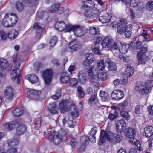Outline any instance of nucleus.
<instances>
[{"instance_id": "f257e3e1", "label": "nucleus", "mask_w": 153, "mask_h": 153, "mask_svg": "<svg viewBox=\"0 0 153 153\" xmlns=\"http://www.w3.org/2000/svg\"><path fill=\"white\" fill-rule=\"evenodd\" d=\"M3 126L8 130H11L16 127V134L13 138L8 140L7 143L9 146L10 147L19 146L21 149L22 146L19 145V136L23 134L27 130V126L23 123V120L20 118L17 119L10 122L4 123Z\"/></svg>"}, {"instance_id": "f03ea898", "label": "nucleus", "mask_w": 153, "mask_h": 153, "mask_svg": "<svg viewBox=\"0 0 153 153\" xmlns=\"http://www.w3.org/2000/svg\"><path fill=\"white\" fill-rule=\"evenodd\" d=\"M106 139L110 142L115 143L120 142L122 137L120 135L113 133L108 129L102 130L99 144L100 145L102 144Z\"/></svg>"}, {"instance_id": "7ed1b4c3", "label": "nucleus", "mask_w": 153, "mask_h": 153, "mask_svg": "<svg viewBox=\"0 0 153 153\" xmlns=\"http://www.w3.org/2000/svg\"><path fill=\"white\" fill-rule=\"evenodd\" d=\"M95 127H93L90 131L88 134V136L83 135L81 137V143L78 150L79 152L82 153L84 152L86 145L88 143L89 141L93 143L96 142V130L94 129Z\"/></svg>"}, {"instance_id": "20e7f679", "label": "nucleus", "mask_w": 153, "mask_h": 153, "mask_svg": "<svg viewBox=\"0 0 153 153\" xmlns=\"http://www.w3.org/2000/svg\"><path fill=\"white\" fill-rule=\"evenodd\" d=\"M18 58V55L17 54H14L13 56V62L15 64L14 67L15 69H13L11 71L10 74L11 79L13 80H15L17 79V82L18 84H19L20 82V76L21 73V70H19L18 71L17 70L19 69L20 66V63H18L17 65V59Z\"/></svg>"}, {"instance_id": "39448f33", "label": "nucleus", "mask_w": 153, "mask_h": 153, "mask_svg": "<svg viewBox=\"0 0 153 153\" xmlns=\"http://www.w3.org/2000/svg\"><path fill=\"white\" fill-rule=\"evenodd\" d=\"M18 21L17 16L15 14L11 13L6 14L3 19L2 22L5 27L14 26Z\"/></svg>"}, {"instance_id": "423d86ee", "label": "nucleus", "mask_w": 153, "mask_h": 153, "mask_svg": "<svg viewBox=\"0 0 153 153\" xmlns=\"http://www.w3.org/2000/svg\"><path fill=\"white\" fill-rule=\"evenodd\" d=\"M135 91L141 95H147L149 90L144 86V84L141 82H137L135 87Z\"/></svg>"}, {"instance_id": "0eeeda50", "label": "nucleus", "mask_w": 153, "mask_h": 153, "mask_svg": "<svg viewBox=\"0 0 153 153\" xmlns=\"http://www.w3.org/2000/svg\"><path fill=\"white\" fill-rule=\"evenodd\" d=\"M53 74V71L51 69H47L43 72L42 76L47 85H49L51 83Z\"/></svg>"}, {"instance_id": "6e6552de", "label": "nucleus", "mask_w": 153, "mask_h": 153, "mask_svg": "<svg viewBox=\"0 0 153 153\" xmlns=\"http://www.w3.org/2000/svg\"><path fill=\"white\" fill-rule=\"evenodd\" d=\"M123 1L125 3L127 7H138L137 11L138 13L141 12L143 9L142 7L138 6L139 1L138 0H123Z\"/></svg>"}, {"instance_id": "1a4fd4ad", "label": "nucleus", "mask_w": 153, "mask_h": 153, "mask_svg": "<svg viewBox=\"0 0 153 153\" xmlns=\"http://www.w3.org/2000/svg\"><path fill=\"white\" fill-rule=\"evenodd\" d=\"M109 8V11H108V9L107 8V13H104L103 15L99 18V20L102 23H105L109 22L111 20L112 13V9Z\"/></svg>"}, {"instance_id": "9d476101", "label": "nucleus", "mask_w": 153, "mask_h": 153, "mask_svg": "<svg viewBox=\"0 0 153 153\" xmlns=\"http://www.w3.org/2000/svg\"><path fill=\"white\" fill-rule=\"evenodd\" d=\"M69 103V101L68 100L62 99L61 102L59 104L60 110V112L61 113H64L68 111V103Z\"/></svg>"}, {"instance_id": "9b49d317", "label": "nucleus", "mask_w": 153, "mask_h": 153, "mask_svg": "<svg viewBox=\"0 0 153 153\" xmlns=\"http://www.w3.org/2000/svg\"><path fill=\"white\" fill-rule=\"evenodd\" d=\"M27 97L31 100L34 99L35 96H39L41 94L40 91L33 89L27 88Z\"/></svg>"}, {"instance_id": "f8f14e48", "label": "nucleus", "mask_w": 153, "mask_h": 153, "mask_svg": "<svg viewBox=\"0 0 153 153\" xmlns=\"http://www.w3.org/2000/svg\"><path fill=\"white\" fill-rule=\"evenodd\" d=\"M124 96V94L123 91L120 90H114L112 93L111 97L114 100H119Z\"/></svg>"}, {"instance_id": "ddd939ff", "label": "nucleus", "mask_w": 153, "mask_h": 153, "mask_svg": "<svg viewBox=\"0 0 153 153\" xmlns=\"http://www.w3.org/2000/svg\"><path fill=\"white\" fill-rule=\"evenodd\" d=\"M148 47L147 45L145 44L143 45L141 49L138 51L137 56L138 59V64H141L143 63L142 56L143 54L147 51Z\"/></svg>"}, {"instance_id": "4468645a", "label": "nucleus", "mask_w": 153, "mask_h": 153, "mask_svg": "<svg viewBox=\"0 0 153 153\" xmlns=\"http://www.w3.org/2000/svg\"><path fill=\"white\" fill-rule=\"evenodd\" d=\"M47 110L49 113L52 115L56 114L58 113L57 105L55 102L50 103L47 106Z\"/></svg>"}, {"instance_id": "2eb2a0df", "label": "nucleus", "mask_w": 153, "mask_h": 153, "mask_svg": "<svg viewBox=\"0 0 153 153\" xmlns=\"http://www.w3.org/2000/svg\"><path fill=\"white\" fill-rule=\"evenodd\" d=\"M127 23L125 19H122L117 23V31L119 33H122L126 29Z\"/></svg>"}, {"instance_id": "dca6fc26", "label": "nucleus", "mask_w": 153, "mask_h": 153, "mask_svg": "<svg viewBox=\"0 0 153 153\" xmlns=\"http://www.w3.org/2000/svg\"><path fill=\"white\" fill-rule=\"evenodd\" d=\"M5 95L7 96V98L10 101L13 99L15 95L13 89L11 87H7L5 90Z\"/></svg>"}, {"instance_id": "f3484780", "label": "nucleus", "mask_w": 153, "mask_h": 153, "mask_svg": "<svg viewBox=\"0 0 153 153\" xmlns=\"http://www.w3.org/2000/svg\"><path fill=\"white\" fill-rule=\"evenodd\" d=\"M126 130V131L124 133L126 136L127 138L134 139L136 134L135 129L133 128L129 127Z\"/></svg>"}, {"instance_id": "a211bd4d", "label": "nucleus", "mask_w": 153, "mask_h": 153, "mask_svg": "<svg viewBox=\"0 0 153 153\" xmlns=\"http://www.w3.org/2000/svg\"><path fill=\"white\" fill-rule=\"evenodd\" d=\"M113 42L112 38L110 36H107L103 40L101 45L102 47L104 48H108L111 45Z\"/></svg>"}, {"instance_id": "6ab92c4d", "label": "nucleus", "mask_w": 153, "mask_h": 153, "mask_svg": "<svg viewBox=\"0 0 153 153\" xmlns=\"http://www.w3.org/2000/svg\"><path fill=\"white\" fill-rule=\"evenodd\" d=\"M95 7H91L86 9L84 12V15L86 17L90 18L94 17L96 15Z\"/></svg>"}, {"instance_id": "aec40b11", "label": "nucleus", "mask_w": 153, "mask_h": 153, "mask_svg": "<svg viewBox=\"0 0 153 153\" xmlns=\"http://www.w3.org/2000/svg\"><path fill=\"white\" fill-rule=\"evenodd\" d=\"M73 32L74 35L77 37L81 36L84 34V30L79 25H75V27Z\"/></svg>"}, {"instance_id": "412c9836", "label": "nucleus", "mask_w": 153, "mask_h": 153, "mask_svg": "<svg viewBox=\"0 0 153 153\" xmlns=\"http://www.w3.org/2000/svg\"><path fill=\"white\" fill-rule=\"evenodd\" d=\"M134 71V68L129 65H128L126 69V71L123 76V78L127 79L128 78L131 77L133 75Z\"/></svg>"}, {"instance_id": "4be33fe9", "label": "nucleus", "mask_w": 153, "mask_h": 153, "mask_svg": "<svg viewBox=\"0 0 153 153\" xmlns=\"http://www.w3.org/2000/svg\"><path fill=\"white\" fill-rule=\"evenodd\" d=\"M79 80L80 83L84 84L86 82L87 78V74L84 73L82 71H79L78 73Z\"/></svg>"}, {"instance_id": "5701e85b", "label": "nucleus", "mask_w": 153, "mask_h": 153, "mask_svg": "<svg viewBox=\"0 0 153 153\" xmlns=\"http://www.w3.org/2000/svg\"><path fill=\"white\" fill-rule=\"evenodd\" d=\"M102 40V38L101 35L96 36V44L101 42ZM102 48H100L99 45H97L96 44V55H103V53L101 51Z\"/></svg>"}, {"instance_id": "b1692460", "label": "nucleus", "mask_w": 153, "mask_h": 153, "mask_svg": "<svg viewBox=\"0 0 153 153\" xmlns=\"http://www.w3.org/2000/svg\"><path fill=\"white\" fill-rule=\"evenodd\" d=\"M143 135L146 137H149L153 135V127L152 126H148L144 129Z\"/></svg>"}, {"instance_id": "393cba45", "label": "nucleus", "mask_w": 153, "mask_h": 153, "mask_svg": "<svg viewBox=\"0 0 153 153\" xmlns=\"http://www.w3.org/2000/svg\"><path fill=\"white\" fill-rule=\"evenodd\" d=\"M25 78L32 83H36L38 80L37 76L34 74L27 75L25 76Z\"/></svg>"}, {"instance_id": "a878e982", "label": "nucleus", "mask_w": 153, "mask_h": 153, "mask_svg": "<svg viewBox=\"0 0 153 153\" xmlns=\"http://www.w3.org/2000/svg\"><path fill=\"white\" fill-rule=\"evenodd\" d=\"M65 26V23L63 21L57 22L54 25L55 28L57 30L60 31H64Z\"/></svg>"}, {"instance_id": "bb28decb", "label": "nucleus", "mask_w": 153, "mask_h": 153, "mask_svg": "<svg viewBox=\"0 0 153 153\" xmlns=\"http://www.w3.org/2000/svg\"><path fill=\"white\" fill-rule=\"evenodd\" d=\"M24 110L23 108L20 107L14 108L12 111V113L15 117H20L23 114Z\"/></svg>"}, {"instance_id": "cd10ccee", "label": "nucleus", "mask_w": 153, "mask_h": 153, "mask_svg": "<svg viewBox=\"0 0 153 153\" xmlns=\"http://www.w3.org/2000/svg\"><path fill=\"white\" fill-rule=\"evenodd\" d=\"M113 53L116 55L119 53V48L118 47V43L117 42H114L112 45H111L109 49Z\"/></svg>"}, {"instance_id": "c85d7f7f", "label": "nucleus", "mask_w": 153, "mask_h": 153, "mask_svg": "<svg viewBox=\"0 0 153 153\" xmlns=\"http://www.w3.org/2000/svg\"><path fill=\"white\" fill-rule=\"evenodd\" d=\"M106 65L108 66V70L110 71L116 70L117 68L115 63L112 62L109 59H107L106 61Z\"/></svg>"}, {"instance_id": "c756f323", "label": "nucleus", "mask_w": 153, "mask_h": 153, "mask_svg": "<svg viewBox=\"0 0 153 153\" xmlns=\"http://www.w3.org/2000/svg\"><path fill=\"white\" fill-rule=\"evenodd\" d=\"M70 79V77L66 72H62L60 77V80L63 83H66L68 82Z\"/></svg>"}, {"instance_id": "7c9ffc66", "label": "nucleus", "mask_w": 153, "mask_h": 153, "mask_svg": "<svg viewBox=\"0 0 153 153\" xmlns=\"http://www.w3.org/2000/svg\"><path fill=\"white\" fill-rule=\"evenodd\" d=\"M116 128L117 129L119 128V127L123 128V129H121V131H124L125 130L126 124L125 121L124 120L122 119L118 120L116 123Z\"/></svg>"}, {"instance_id": "2f4dec72", "label": "nucleus", "mask_w": 153, "mask_h": 153, "mask_svg": "<svg viewBox=\"0 0 153 153\" xmlns=\"http://www.w3.org/2000/svg\"><path fill=\"white\" fill-rule=\"evenodd\" d=\"M18 34V31L14 29L10 30L8 33V37L10 39L13 40L17 37Z\"/></svg>"}, {"instance_id": "473e14b6", "label": "nucleus", "mask_w": 153, "mask_h": 153, "mask_svg": "<svg viewBox=\"0 0 153 153\" xmlns=\"http://www.w3.org/2000/svg\"><path fill=\"white\" fill-rule=\"evenodd\" d=\"M95 3L92 0H88L85 3V1H83V4L82 6V8H90L92 7H94Z\"/></svg>"}, {"instance_id": "72a5a7b5", "label": "nucleus", "mask_w": 153, "mask_h": 153, "mask_svg": "<svg viewBox=\"0 0 153 153\" xmlns=\"http://www.w3.org/2000/svg\"><path fill=\"white\" fill-rule=\"evenodd\" d=\"M128 82V79L123 78L122 79H116L113 81V84L115 86H117L120 84L125 85Z\"/></svg>"}, {"instance_id": "f704fd0d", "label": "nucleus", "mask_w": 153, "mask_h": 153, "mask_svg": "<svg viewBox=\"0 0 153 153\" xmlns=\"http://www.w3.org/2000/svg\"><path fill=\"white\" fill-rule=\"evenodd\" d=\"M93 66L91 67L88 71V73L89 76L91 77L90 82L91 83H94L95 82V76L94 74V72L93 71Z\"/></svg>"}, {"instance_id": "c9c22d12", "label": "nucleus", "mask_w": 153, "mask_h": 153, "mask_svg": "<svg viewBox=\"0 0 153 153\" xmlns=\"http://www.w3.org/2000/svg\"><path fill=\"white\" fill-rule=\"evenodd\" d=\"M132 25H129L126 27V29L125 30L124 33L126 37H129L131 36V28Z\"/></svg>"}, {"instance_id": "e433bc0d", "label": "nucleus", "mask_w": 153, "mask_h": 153, "mask_svg": "<svg viewBox=\"0 0 153 153\" xmlns=\"http://www.w3.org/2000/svg\"><path fill=\"white\" fill-rule=\"evenodd\" d=\"M8 65V63L7 60L3 58L0 59V67L1 69H5Z\"/></svg>"}, {"instance_id": "4c0bfd02", "label": "nucleus", "mask_w": 153, "mask_h": 153, "mask_svg": "<svg viewBox=\"0 0 153 153\" xmlns=\"http://www.w3.org/2000/svg\"><path fill=\"white\" fill-rule=\"evenodd\" d=\"M24 5L23 3L19 1H17L16 3L15 7L19 12L22 11L24 9Z\"/></svg>"}, {"instance_id": "58836bf2", "label": "nucleus", "mask_w": 153, "mask_h": 153, "mask_svg": "<svg viewBox=\"0 0 153 153\" xmlns=\"http://www.w3.org/2000/svg\"><path fill=\"white\" fill-rule=\"evenodd\" d=\"M42 120L41 118H38L35 120V122L34 124L35 128L39 130L40 128Z\"/></svg>"}, {"instance_id": "ea45409f", "label": "nucleus", "mask_w": 153, "mask_h": 153, "mask_svg": "<svg viewBox=\"0 0 153 153\" xmlns=\"http://www.w3.org/2000/svg\"><path fill=\"white\" fill-rule=\"evenodd\" d=\"M75 27V25H72L70 24H66L65 27L64 31L65 32H70L71 31L73 32Z\"/></svg>"}, {"instance_id": "a19ab883", "label": "nucleus", "mask_w": 153, "mask_h": 153, "mask_svg": "<svg viewBox=\"0 0 153 153\" xmlns=\"http://www.w3.org/2000/svg\"><path fill=\"white\" fill-rule=\"evenodd\" d=\"M60 6V4H55L52 5L49 8L48 10L50 12H56L59 9Z\"/></svg>"}, {"instance_id": "79ce46f5", "label": "nucleus", "mask_w": 153, "mask_h": 153, "mask_svg": "<svg viewBox=\"0 0 153 153\" xmlns=\"http://www.w3.org/2000/svg\"><path fill=\"white\" fill-rule=\"evenodd\" d=\"M140 34L145 38V40H143L144 41L146 42H148L150 41L148 39L150 35L148 32L147 30H143L141 32Z\"/></svg>"}, {"instance_id": "37998d69", "label": "nucleus", "mask_w": 153, "mask_h": 153, "mask_svg": "<svg viewBox=\"0 0 153 153\" xmlns=\"http://www.w3.org/2000/svg\"><path fill=\"white\" fill-rule=\"evenodd\" d=\"M63 140V139L62 137H60L59 134H57L55 136L52 141L54 144L56 145H58L60 142Z\"/></svg>"}, {"instance_id": "c03bdc74", "label": "nucleus", "mask_w": 153, "mask_h": 153, "mask_svg": "<svg viewBox=\"0 0 153 153\" xmlns=\"http://www.w3.org/2000/svg\"><path fill=\"white\" fill-rule=\"evenodd\" d=\"M77 91L78 94V97L80 98H82L85 95V92L83 91L82 88L80 86L77 87Z\"/></svg>"}, {"instance_id": "a18cd8bd", "label": "nucleus", "mask_w": 153, "mask_h": 153, "mask_svg": "<svg viewBox=\"0 0 153 153\" xmlns=\"http://www.w3.org/2000/svg\"><path fill=\"white\" fill-rule=\"evenodd\" d=\"M79 45L74 43V41L71 42L69 44V47L71 49L74 51L77 50L79 48Z\"/></svg>"}, {"instance_id": "49530a36", "label": "nucleus", "mask_w": 153, "mask_h": 153, "mask_svg": "<svg viewBox=\"0 0 153 153\" xmlns=\"http://www.w3.org/2000/svg\"><path fill=\"white\" fill-rule=\"evenodd\" d=\"M61 90L60 89H58L56 90L55 94L51 96V98L55 100H57L61 97Z\"/></svg>"}, {"instance_id": "de8ad7c7", "label": "nucleus", "mask_w": 153, "mask_h": 153, "mask_svg": "<svg viewBox=\"0 0 153 153\" xmlns=\"http://www.w3.org/2000/svg\"><path fill=\"white\" fill-rule=\"evenodd\" d=\"M120 114L121 116L126 119L129 120L130 118V115L128 112L124 110H122L120 111Z\"/></svg>"}, {"instance_id": "09e8293b", "label": "nucleus", "mask_w": 153, "mask_h": 153, "mask_svg": "<svg viewBox=\"0 0 153 153\" xmlns=\"http://www.w3.org/2000/svg\"><path fill=\"white\" fill-rule=\"evenodd\" d=\"M58 40L56 36H53L49 42L50 47H53L56 44Z\"/></svg>"}, {"instance_id": "8fccbe9b", "label": "nucleus", "mask_w": 153, "mask_h": 153, "mask_svg": "<svg viewBox=\"0 0 153 153\" xmlns=\"http://www.w3.org/2000/svg\"><path fill=\"white\" fill-rule=\"evenodd\" d=\"M69 84L71 87H75L77 85L78 82L77 80L74 78H71L69 79Z\"/></svg>"}, {"instance_id": "3c124183", "label": "nucleus", "mask_w": 153, "mask_h": 153, "mask_svg": "<svg viewBox=\"0 0 153 153\" xmlns=\"http://www.w3.org/2000/svg\"><path fill=\"white\" fill-rule=\"evenodd\" d=\"M97 68L99 70L102 71L104 69L105 66L103 60H101L99 62H97Z\"/></svg>"}, {"instance_id": "603ef678", "label": "nucleus", "mask_w": 153, "mask_h": 153, "mask_svg": "<svg viewBox=\"0 0 153 153\" xmlns=\"http://www.w3.org/2000/svg\"><path fill=\"white\" fill-rule=\"evenodd\" d=\"M128 51V46L126 45H122L121 48H119V53L120 52L122 54H125Z\"/></svg>"}, {"instance_id": "864d4df0", "label": "nucleus", "mask_w": 153, "mask_h": 153, "mask_svg": "<svg viewBox=\"0 0 153 153\" xmlns=\"http://www.w3.org/2000/svg\"><path fill=\"white\" fill-rule=\"evenodd\" d=\"M74 108V110L71 112V114L74 117H77L79 116V112L78 110L76 108L75 106Z\"/></svg>"}, {"instance_id": "5fc2aeb1", "label": "nucleus", "mask_w": 153, "mask_h": 153, "mask_svg": "<svg viewBox=\"0 0 153 153\" xmlns=\"http://www.w3.org/2000/svg\"><path fill=\"white\" fill-rule=\"evenodd\" d=\"M118 117V113H115V114L111 113H110L108 117L110 120L112 121Z\"/></svg>"}, {"instance_id": "6e6d98bb", "label": "nucleus", "mask_w": 153, "mask_h": 153, "mask_svg": "<svg viewBox=\"0 0 153 153\" xmlns=\"http://www.w3.org/2000/svg\"><path fill=\"white\" fill-rule=\"evenodd\" d=\"M85 59H87L90 61V62L93 63L94 60L93 53H90V54L87 53L86 55Z\"/></svg>"}, {"instance_id": "4d7b16f0", "label": "nucleus", "mask_w": 153, "mask_h": 153, "mask_svg": "<svg viewBox=\"0 0 153 153\" xmlns=\"http://www.w3.org/2000/svg\"><path fill=\"white\" fill-rule=\"evenodd\" d=\"M128 104V100L126 99L122 103L120 104L119 105V108L121 109H123L124 107L127 106Z\"/></svg>"}, {"instance_id": "13d9d810", "label": "nucleus", "mask_w": 153, "mask_h": 153, "mask_svg": "<svg viewBox=\"0 0 153 153\" xmlns=\"http://www.w3.org/2000/svg\"><path fill=\"white\" fill-rule=\"evenodd\" d=\"M101 99L103 101H108L110 99V97L108 93H105V95L101 98Z\"/></svg>"}, {"instance_id": "bf43d9fd", "label": "nucleus", "mask_w": 153, "mask_h": 153, "mask_svg": "<svg viewBox=\"0 0 153 153\" xmlns=\"http://www.w3.org/2000/svg\"><path fill=\"white\" fill-rule=\"evenodd\" d=\"M77 143L76 140L75 138H72L70 141V144L73 148H74Z\"/></svg>"}, {"instance_id": "052dcab7", "label": "nucleus", "mask_w": 153, "mask_h": 153, "mask_svg": "<svg viewBox=\"0 0 153 153\" xmlns=\"http://www.w3.org/2000/svg\"><path fill=\"white\" fill-rule=\"evenodd\" d=\"M7 36L6 33L3 31H0V37L1 39L4 40H5L7 38Z\"/></svg>"}, {"instance_id": "680f3d73", "label": "nucleus", "mask_w": 153, "mask_h": 153, "mask_svg": "<svg viewBox=\"0 0 153 153\" xmlns=\"http://www.w3.org/2000/svg\"><path fill=\"white\" fill-rule=\"evenodd\" d=\"M92 63V62H90L89 60L85 59L83 62V65L85 67H88L90 66H91V64Z\"/></svg>"}, {"instance_id": "e2e57ef3", "label": "nucleus", "mask_w": 153, "mask_h": 153, "mask_svg": "<svg viewBox=\"0 0 153 153\" xmlns=\"http://www.w3.org/2000/svg\"><path fill=\"white\" fill-rule=\"evenodd\" d=\"M105 76V75L103 73H100L98 74L97 78L99 80H104Z\"/></svg>"}, {"instance_id": "0e129e2a", "label": "nucleus", "mask_w": 153, "mask_h": 153, "mask_svg": "<svg viewBox=\"0 0 153 153\" xmlns=\"http://www.w3.org/2000/svg\"><path fill=\"white\" fill-rule=\"evenodd\" d=\"M96 100V94L92 95L89 99V102L90 104H92Z\"/></svg>"}, {"instance_id": "69168bd1", "label": "nucleus", "mask_w": 153, "mask_h": 153, "mask_svg": "<svg viewBox=\"0 0 153 153\" xmlns=\"http://www.w3.org/2000/svg\"><path fill=\"white\" fill-rule=\"evenodd\" d=\"M33 28L35 29L36 30H40L41 32H42L43 31L42 27L39 26L37 23H35Z\"/></svg>"}, {"instance_id": "338daca9", "label": "nucleus", "mask_w": 153, "mask_h": 153, "mask_svg": "<svg viewBox=\"0 0 153 153\" xmlns=\"http://www.w3.org/2000/svg\"><path fill=\"white\" fill-rule=\"evenodd\" d=\"M90 33L91 34H96V27H91L89 29Z\"/></svg>"}, {"instance_id": "774afa93", "label": "nucleus", "mask_w": 153, "mask_h": 153, "mask_svg": "<svg viewBox=\"0 0 153 153\" xmlns=\"http://www.w3.org/2000/svg\"><path fill=\"white\" fill-rule=\"evenodd\" d=\"M19 148L17 147L16 148H11L8 150V152L9 153H17V150Z\"/></svg>"}]
</instances>
